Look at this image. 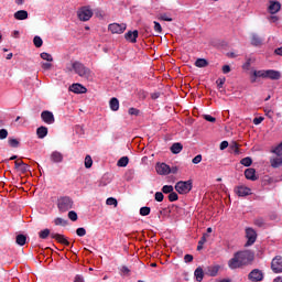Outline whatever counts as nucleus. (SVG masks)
<instances>
[{
  "label": "nucleus",
  "instance_id": "obj_1",
  "mask_svg": "<svg viewBox=\"0 0 282 282\" xmlns=\"http://www.w3.org/2000/svg\"><path fill=\"white\" fill-rule=\"evenodd\" d=\"M254 261V252L250 250H243L236 252L231 259L228 261L229 270H239L250 265Z\"/></svg>",
  "mask_w": 282,
  "mask_h": 282
},
{
  "label": "nucleus",
  "instance_id": "obj_2",
  "mask_svg": "<svg viewBox=\"0 0 282 282\" xmlns=\"http://www.w3.org/2000/svg\"><path fill=\"white\" fill-rule=\"evenodd\" d=\"M250 83H261L263 78H269L270 80H279L281 78V73L279 72H253L249 75Z\"/></svg>",
  "mask_w": 282,
  "mask_h": 282
},
{
  "label": "nucleus",
  "instance_id": "obj_3",
  "mask_svg": "<svg viewBox=\"0 0 282 282\" xmlns=\"http://www.w3.org/2000/svg\"><path fill=\"white\" fill-rule=\"evenodd\" d=\"M175 191L180 193V195H186L193 191V182L192 181H181L175 185Z\"/></svg>",
  "mask_w": 282,
  "mask_h": 282
},
{
  "label": "nucleus",
  "instance_id": "obj_4",
  "mask_svg": "<svg viewBox=\"0 0 282 282\" xmlns=\"http://www.w3.org/2000/svg\"><path fill=\"white\" fill-rule=\"evenodd\" d=\"M72 198L65 196L58 199V209L62 210V213H66V210H70L73 206Z\"/></svg>",
  "mask_w": 282,
  "mask_h": 282
},
{
  "label": "nucleus",
  "instance_id": "obj_5",
  "mask_svg": "<svg viewBox=\"0 0 282 282\" xmlns=\"http://www.w3.org/2000/svg\"><path fill=\"white\" fill-rule=\"evenodd\" d=\"M246 239H247V242H246V248L250 247V246H253V243L257 241V231L252 228H247L246 229Z\"/></svg>",
  "mask_w": 282,
  "mask_h": 282
},
{
  "label": "nucleus",
  "instance_id": "obj_6",
  "mask_svg": "<svg viewBox=\"0 0 282 282\" xmlns=\"http://www.w3.org/2000/svg\"><path fill=\"white\" fill-rule=\"evenodd\" d=\"M271 270L274 272V274H281L282 272V257L276 256L271 261Z\"/></svg>",
  "mask_w": 282,
  "mask_h": 282
},
{
  "label": "nucleus",
  "instance_id": "obj_7",
  "mask_svg": "<svg viewBox=\"0 0 282 282\" xmlns=\"http://www.w3.org/2000/svg\"><path fill=\"white\" fill-rule=\"evenodd\" d=\"M77 17L79 21H89V19L94 17V11H91V9L84 7L77 12Z\"/></svg>",
  "mask_w": 282,
  "mask_h": 282
},
{
  "label": "nucleus",
  "instance_id": "obj_8",
  "mask_svg": "<svg viewBox=\"0 0 282 282\" xmlns=\"http://www.w3.org/2000/svg\"><path fill=\"white\" fill-rule=\"evenodd\" d=\"M234 191L238 197H248V195H252V189L245 185H238Z\"/></svg>",
  "mask_w": 282,
  "mask_h": 282
},
{
  "label": "nucleus",
  "instance_id": "obj_9",
  "mask_svg": "<svg viewBox=\"0 0 282 282\" xmlns=\"http://www.w3.org/2000/svg\"><path fill=\"white\" fill-rule=\"evenodd\" d=\"M108 30L112 34H122L124 32V30H127V24L112 23V24H109Z\"/></svg>",
  "mask_w": 282,
  "mask_h": 282
},
{
  "label": "nucleus",
  "instance_id": "obj_10",
  "mask_svg": "<svg viewBox=\"0 0 282 282\" xmlns=\"http://www.w3.org/2000/svg\"><path fill=\"white\" fill-rule=\"evenodd\" d=\"M155 171L158 175H169L171 173V166L166 163H158L155 165Z\"/></svg>",
  "mask_w": 282,
  "mask_h": 282
},
{
  "label": "nucleus",
  "instance_id": "obj_11",
  "mask_svg": "<svg viewBox=\"0 0 282 282\" xmlns=\"http://www.w3.org/2000/svg\"><path fill=\"white\" fill-rule=\"evenodd\" d=\"M41 118L45 124H54L55 119H54V113L50 110H44L41 113Z\"/></svg>",
  "mask_w": 282,
  "mask_h": 282
},
{
  "label": "nucleus",
  "instance_id": "obj_12",
  "mask_svg": "<svg viewBox=\"0 0 282 282\" xmlns=\"http://www.w3.org/2000/svg\"><path fill=\"white\" fill-rule=\"evenodd\" d=\"M248 278H249V281H252V282L263 281V272H261V270L259 269H254L249 273Z\"/></svg>",
  "mask_w": 282,
  "mask_h": 282
},
{
  "label": "nucleus",
  "instance_id": "obj_13",
  "mask_svg": "<svg viewBox=\"0 0 282 282\" xmlns=\"http://www.w3.org/2000/svg\"><path fill=\"white\" fill-rule=\"evenodd\" d=\"M270 164L272 169H281L282 166V155L276 154L270 158Z\"/></svg>",
  "mask_w": 282,
  "mask_h": 282
},
{
  "label": "nucleus",
  "instance_id": "obj_14",
  "mask_svg": "<svg viewBox=\"0 0 282 282\" xmlns=\"http://www.w3.org/2000/svg\"><path fill=\"white\" fill-rule=\"evenodd\" d=\"M69 91H73V94H87V88L80 84H73L69 87Z\"/></svg>",
  "mask_w": 282,
  "mask_h": 282
},
{
  "label": "nucleus",
  "instance_id": "obj_15",
  "mask_svg": "<svg viewBox=\"0 0 282 282\" xmlns=\"http://www.w3.org/2000/svg\"><path fill=\"white\" fill-rule=\"evenodd\" d=\"M52 239H55L58 243L63 246H69L67 238L61 234H51Z\"/></svg>",
  "mask_w": 282,
  "mask_h": 282
},
{
  "label": "nucleus",
  "instance_id": "obj_16",
  "mask_svg": "<svg viewBox=\"0 0 282 282\" xmlns=\"http://www.w3.org/2000/svg\"><path fill=\"white\" fill-rule=\"evenodd\" d=\"M126 41H129L130 43H137L138 42V30L135 31H129L124 34Z\"/></svg>",
  "mask_w": 282,
  "mask_h": 282
},
{
  "label": "nucleus",
  "instance_id": "obj_17",
  "mask_svg": "<svg viewBox=\"0 0 282 282\" xmlns=\"http://www.w3.org/2000/svg\"><path fill=\"white\" fill-rule=\"evenodd\" d=\"M281 10V2L279 1H270L269 12L270 14H276Z\"/></svg>",
  "mask_w": 282,
  "mask_h": 282
},
{
  "label": "nucleus",
  "instance_id": "obj_18",
  "mask_svg": "<svg viewBox=\"0 0 282 282\" xmlns=\"http://www.w3.org/2000/svg\"><path fill=\"white\" fill-rule=\"evenodd\" d=\"M245 177H247V180H251V182H256L257 180V171L252 167L247 169L245 171Z\"/></svg>",
  "mask_w": 282,
  "mask_h": 282
},
{
  "label": "nucleus",
  "instance_id": "obj_19",
  "mask_svg": "<svg viewBox=\"0 0 282 282\" xmlns=\"http://www.w3.org/2000/svg\"><path fill=\"white\" fill-rule=\"evenodd\" d=\"M251 45H253L254 47L263 45V39H261V36H259L257 33H253L251 35Z\"/></svg>",
  "mask_w": 282,
  "mask_h": 282
},
{
  "label": "nucleus",
  "instance_id": "obj_20",
  "mask_svg": "<svg viewBox=\"0 0 282 282\" xmlns=\"http://www.w3.org/2000/svg\"><path fill=\"white\" fill-rule=\"evenodd\" d=\"M219 270H221V267L219 264L208 267L207 274L209 276H217V274H219Z\"/></svg>",
  "mask_w": 282,
  "mask_h": 282
},
{
  "label": "nucleus",
  "instance_id": "obj_21",
  "mask_svg": "<svg viewBox=\"0 0 282 282\" xmlns=\"http://www.w3.org/2000/svg\"><path fill=\"white\" fill-rule=\"evenodd\" d=\"M109 107L111 111H118V109H120V101L118 100V98L112 97L109 101Z\"/></svg>",
  "mask_w": 282,
  "mask_h": 282
},
{
  "label": "nucleus",
  "instance_id": "obj_22",
  "mask_svg": "<svg viewBox=\"0 0 282 282\" xmlns=\"http://www.w3.org/2000/svg\"><path fill=\"white\" fill-rule=\"evenodd\" d=\"M14 19L17 21H25V19H28V11H25V10L17 11L14 13Z\"/></svg>",
  "mask_w": 282,
  "mask_h": 282
},
{
  "label": "nucleus",
  "instance_id": "obj_23",
  "mask_svg": "<svg viewBox=\"0 0 282 282\" xmlns=\"http://www.w3.org/2000/svg\"><path fill=\"white\" fill-rule=\"evenodd\" d=\"M36 135L40 138V140H43L47 135V127L41 126L36 129Z\"/></svg>",
  "mask_w": 282,
  "mask_h": 282
},
{
  "label": "nucleus",
  "instance_id": "obj_24",
  "mask_svg": "<svg viewBox=\"0 0 282 282\" xmlns=\"http://www.w3.org/2000/svg\"><path fill=\"white\" fill-rule=\"evenodd\" d=\"M194 276L198 282L204 281V269H202V267H198L194 272Z\"/></svg>",
  "mask_w": 282,
  "mask_h": 282
},
{
  "label": "nucleus",
  "instance_id": "obj_25",
  "mask_svg": "<svg viewBox=\"0 0 282 282\" xmlns=\"http://www.w3.org/2000/svg\"><path fill=\"white\" fill-rule=\"evenodd\" d=\"M51 160L52 162H56V163L63 162V154L58 151H55L51 154Z\"/></svg>",
  "mask_w": 282,
  "mask_h": 282
},
{
  "label": "nucleus",
  "instance_id": "obj_26",
  "mask_svg": "<svg viewBox=\"0 0 282 282\" xmlns=\"http://www.w3.org/2000/svg\"><path fill=\"white\" fill-rule=\"evenodd\" d=\"M72 69H74V72H85V65L80 62H73Z\"/></svg>",
  "mask_w": 282,
  "mask_h": 282
},
{
  "label": "nucleus",
  "instance_id": "obj_27",
  "mask_svg": "<svg viewBox=\"0 0 282 282\" xmlns=\"http://www.w3.org/2000/svg\"><path fill=\"white\" fill-rule=\"evenodd\" d=\"M182 149H184V145H182V143H174L171 147V151L172 153H174V155H177V153H182Z\"/></svg>",
  "mask_w": 282,
  "mask_h": 282
},
{
  "label": "nucleus",
  "instance_id": "obj_28",
  "mask_svg": "<svg viewBox=\"0 0 282 282\" xmlns=\"http://www.w3.org/2000/svg\"><path fill=\"white\" fill-rule=\"evenodd\" d=\"M28 241V237H25V235H18L15 238V242L18 243V246H25V242Z\"/></svg>",
  "mask_w": 282,
  "mask_h": 282
},
{
  "label": "nucleus",
  "instance_id": "obj_29",
  "mask_svg": "<svg viewBox=\"0 0 282 282\" xmlns=\"http://www.w3.org/2000/svg\"><path fill=\"white\" fill-rule=\"evenodd\" d=\"M196 67H208V61L206 58H198L195 62Z\"/></svg>",
  "mask_w": 282,
  "mask_h": 282
},
{
  "label": "nucleus",
  "instance_id": "obj_30",
  "mask_svg": "<svg viewBox=\"0 0 282 282\" xmlns=\"http://www.w3.org/2000/svg\"><path fill=\"white\" fill-rule=\"evenodd\" d=\"M208 235L204 234L200 240L198 241L197 250H204V243L207 241Z\"/></svg>",
  "mask_w": 282,
  "mask_h": 282
},
{
  "label": "nucleus",
  "instance_id": "obj_31",
  "mask_svg": "<svg viewBox=\"0 0 282 282\" xmlns=\"http://www.w3.org/2000/svg\"><path fill=\"white\" fill-rule=\"evenodd\" d=\"M129 164V158L128 156H122L121 159H119V161L117 162L118 166H127Z\"/></svg>",
  "mask_w": 282,
  "mask_h": 282
},
{
  "label": "nucleus",
  "instance_id": "obj_32",
  "mask_svg": "<svg viewBox=\"0 0 282 282\" xmlns=\"http://www.w3.org/2000/svg\"><path fill=\"white\" fill-rule=\"evenodd\" d=\"M33 43H34L35 47H43V39H41V36H39V35L34 36Z\"/></svg>",
  "mask_w": 282,
  "mask_h": 282
},
{
  "label": "nucleus",
  "instance_id": "obj_33",
  "mask_svg": "<svg viewBox=\"0 0 282 282\" xmlns=\"http://www.w3.org/2000/svg\"><path fill=\"white\" fill-rule=\"evenodd\" d=\"M240 164L242 166H251L252 165V159L250 156H247L240 161Z\"/></svg>",
  "mask_w": 282,
  "mask_h": 282
},
{
  "label": "nucleus",
  "instance_id": "obj_34",
  "mask_svg": "<svg viewBox=\"0 0 282 282\" xmlns=\"http://www.w3.org/2000/svg\"><path fill=\"white\" fill-rule=\"evenodd\" d=\"M93 164H94V160H91V156L86 155V158H85V167L86 169H91Z\"/></svg>",
  "mask_w": 282,
  "mask_h": 282
},
{
  "label": "nucleus",
  "instance_id": "obj_35",
  "mask_svg": "<svg viewBox=\"0 0 282 282\" xmlns=\"http://www.w3.org/2000/svg\"><path fill=\"white\" fill-rule=\"evenodd\" d=\"M140 215L142 217H147L148 215H151V208L150 207H141Z\"/></svg>",
  "mask_w": 282,
  "mask_h": 282
},
{
  "label": "nucleus",
  "instance_id": "obj_36",
  "mask_svg": "<svg viewBox=\"0 0 282 282\" xmlns=\"http://www.w3.org/2000/svg\"><path fill=\"white\" fill-rule=\"evenodd\" d=\"M41 58H43V61H47L48 63H52V61H54L52 54L50 53H41Z\"/></svg>",
  "mask_w": 282,
  "mask_h": 282
},
{
  "label": "nucleus",
  "instance_id": "obj_37",
  "mask_svg": "<svg viewBox=\"0 0 282 282\" xmlns=\"http://www.w3.org/2000/svg\"><path fill=\"white\" fill-rule=\"evenodd\" d=\"M39 237H40V239H47V237H50V229H44V230L40 231Z\"/></svg>",
  "mask_w": 282,
  "mask_h": 282
},
{
  "label": "nucleus",
  "instance_id": "obj_38",
  "mask_svg": "<svg viewBox=\"0 0 282 282\" xmlns=\"http://www.w3.org/2000/svg\"><path fill=\"white\" fill-rule=\"evenodd\" d=\"M106 204H107V206H115L116 207V206H118V200L113 197H109V198H107Z\"/></svg>",
  "mask_w": 282,
  "mask_h": 282
},
{
  "label": "nucleus",
  "instance_id": "obj_39",
  "mask_svg": "<svg viewBox=\"0 0 282 282\" xmlns=\"http://www.w3.org/2000/svg\"><path fill=\"white\" fill-rule=\"evenodd\" d=\"M54 224L55 226H67V220L63 218H55Z\"/></svg>",
  "mask_w": 282,
  "mask_h": 282
},
{
  "label": "nucleus",
  "instance_id": "obj_40",
  "mask_svg": "<svg viewBox=\"0 0 282 282\" xmlns=\"http://www.w3.org/2000/svg\"><path fill=\"white\" fill-rule=\"evenodd\" d=\"M68 218L70 219V221H78V214H76V212L72 210L68 213Z\"/></svg>",
  "mask_w": 282,
  "mask_h": 282
},
{
  "label": "nucleus",
  "instance_id": "obj_41",
  "mask_svg": "<svg viewBox=\"0 0 282 282\" xmlns=\"http://www.w3.org/2000/svg\"><path fill=\"white\" fill-rule=\"evenodd\" d=\"M162 193H165V194L173 193V185H164L162 187Z\"/></svg>",
  "mask_w": 282,
  "mask_h": 282
},
{
  "label": "nucleus",
  "instance_id": "obj_42",
  "mask_svg": "<svg viewBox=\"0 0 282 282\" xmlns=\"http://www.w3.org/2000/svg\"><path fill=\"white\" fill-rule=\"evenodd\" d=\"M76 235H77L78 237H85V236L87 235V230H85V228H83V227H79V228H77V230H76Z\"/></svg>",
  "mask_w": 282,
  "mask_h": 282
},
{
  "label": "nucleus",
  "instance_id": "obj_43",
  "mask_svg": "<svg viewBox=\"0 0 282 282\" xmlns=\"http://www.w3.org/2000/svg\"><path fill=\"white\" fill-rule=\"evenodd\" d=\"M129 116H140V110L137 108H129L128 110Z\"/></svg>",
  "mask_w": 282,
  "mask_h": 282
},
{
  "label": "nucleus",
  "instance_id": "obj_44",
  "mask_svg": "<svg viewBox=\"0 0 282 282\" xmlns=\"http://www.w3.org/2000/svg\"><path fill=\"white\" fill-rule=\"evenodd\" d=\"M159 20H160V21H167V22H171V21H173V18L169 17V14H166V13H163V14H161V15L159 17Z\"/></svg>",
  "mask_w": 282,
  "mask_h": 282
},
{
  "label": "nucleus",
  "instance_id": "obj_45",
  "mask_svg": "<svg viewBox=\"0 0 282 282\" xmlns=\"http://www.w3.org/2000/svg\"><path fill=\"white\" fill-rule=\"evenodd\" d=\"M78 74L82 78H86L87 80H91V78H90L91 73L90 72H79Z\"/></svg>",
  "mask_w": 282,
  "mask_h": 282
},
{
  "label": "nucleus",
  "instance_id": "obj_46",
  "mask_svg": "<svg viewBox=\"0 0 282 282\" xmlns=\"http://www.w3.org/2000/svg\"><path fill=\"white\" fill-rule=\"evenodd\" d=\"M180 197L177 196V193L175 192H171L170 195H169V200L170 202H177Z\"/></svg>",
  "mask_w": 282,
  "mask_h": 282
},
{
  "label": "nucleus",
  "instance_id": "obj_47",
  "mask_svg": "<svg viewBox=\"0 0 282 282\" xmlns=\"http://www.w3.org/2000/svg\"><path fill=\"white\" fill-rule=\"evenodd\" d=\"M154 197L156 202H164V194L162 192H156Z\"/></svg>",
  "mask_w": 282,
  "mask_h": 282
},
{
  "label": "nucleus",
  "instance_id": "obj_48",
  "mask_svg": "<svg viewBox=\"0 0 282 282\" xmlns=\"http://www.w3.org/2000/svg\"><path fill=\"white\" fill-rule=\"evenodd\" d=\"M203 118L207 122H217V119L215 117L210 116V115H204Z\"/></svg>",
  "mask_w": 282,
  "mask_h": 282
},
{
  "label": "nucleus",
  "instance_id": "obj_49",
  "mask_svg": "<svg viewBox=\"0 0 282 282\" xmlns=\"http://www.w3.org/2000/svg\"><path fill=\"white\" fill-rule=\"evenodd\" d=\"M9 144L13 149H17V147H19V140H17V139H9Z\"/></svg>",
  "mask_w": 282,
  "mask_h": 282
},
{
  "label": "nucleus",
  "instance_id": "obj_50",
  "mask_svg": "<svg viewBox=\"0 0 282 282\" xmlns=\"http://www.w3.org/2000/svg\"><path fill=\"white\" fill-rule=\"evenodd\" d=\"M154 30L158 34H162V25L156 21H154Z\"/></svg>",
  "mask_w": 282,
  "mask_h": 282
},
{
  "label": "nucleus",
  "instance_id": "obj_51",
  "mask_svg": "<svg viewBox=\"0 0 282 282\" xmlns=\"http://www.w3.org/2000/svg\"><path fill=\"white\" fill-rule=\"evenodd\" d=\"M8 138V130L1 129L0 130V140H6Z\"/></svg>",
  "mask_w": 282,
  "mask_h": 282
},
{
  "label": "nucleus",
  "instance_id": "obj_52",
  "mask_svg": "<svg viewBox=\"0 0 282 282\" xmlns=\"http://www.w3.org/2000/svg\"><path fill=\"white\" fill-rule=\"evenodd\" d=\"M193 164H199V162H202V154L196 155L193 160H192Z\"/></svg>",
  "mask_w": 282,
  "mask_h": 282
},
{
  "label": "nucleus",
  "instance_id": "obj_53",
  "mask_svg": "<svg viewBox=\"0 0 282 282\" xmlns=\"http://www.w3.org/2000/svg\"><path fill=\"white\" fill-rule=\"evenodd\" d=\"M185 263H192L193 261V254H185L184 256Z\"/></svg>",
  "mask_w": 282,
  "mask_h": 282
},
{
  "label": "nucleus",
  "instance_id": "obj_54",
  "mask_svg": "<svg viewBox=\"0 0 282 282\" xmlns=\"http://www.w3.org/2000/svg\"><path fill=\"white\" fill-rule=\"evenodd\" d=\"M218 88L221 89L224 87V83H226V78H219L217 79Z\"/></svg>",
  "mask_w": 282,
  "mask_h": 282
},
{
  "label": "nucleus",
  "instance_id": "obj_55",
  "mask_svg": "<svg viewBox=\"0 0 282 282\" xmlns=\"http://www.w3.org/2000/svg\"><path fill=\"white\" fill-rule=\"evenodd\" d=\"M42 69H45V70L52 69V64L51 63H43L42 64Z\"/></svg>",
  "mask_w": 282,
  "mask_h": 282
},
{
  "label": "nucleus",
  "instance_id": "obj_56",
  "mask_svg": "<svg viewBox=\"0 0 282 282\" xmlns=\"http://www.w3.org/2000/svg\"><path fill=\"white\" fill-rule=\"evenodd\" d=\"M263 122V117L254 118L253 124H261Z\"/></svg>",
  "mask_w": 282,
  "mask_h": 282
},
{
  "label": "nucleus",
  "instance_id": "obj_57",
  "mask_svg": "<svg viewBox=\"0 0 282 282\" xmlns=\"http://www.w3.org/2000/svg\"><path fill=\"white\" fill-rule=\"evenodd\" d=\"M225 149H228V141H223L220 143V151H224Z\"/></svg>",
  "mask_w": 282,
  "mask_h": 282
},
{
  "label": "nucleus",
  "instance_id": "obj_58",
  "mask_svg": "<svg viewBox=\"0 0 282 282\" xmlns=\"http://www.w3.org/2000/svg\"><path fill=\"white\" fill-rule=\"evenodd\" d=\"M28 169H29V165L25 164V163H23V165L19 167V170H20L22 173H26Z\"/></svg>",
  "mask_w": 282,
  "mask_h": 282
},
{
  "label": "nucleus",
  "instance_id": "obj_59",
  "mask_svg": "<svg viewBox=\"0 0 282 282\" xmlns=\"http://www.w3.org/2000/svg\"><path fill=\"white\" fill-rule=\"evenodd\" d=\"M268 19H269V21H270L271 23H276V21H279V17H276V15H271V17H269Z\"/></svg>",
  "mask_w": 282,
  "mask_h": 282
},
{
  "label": "nucleus",
  "instance_id": "obj_60",
  "mask_svg": "<svg viewBox=\"0 0 282 282\" xmlns=\"http://www.w3.org/2000/svg\"><path fill=\"white\" fill-rule=\"evenodd\" d=\"M14 164H15V169H19L20 166H23V164L25 163L22 160H17Z\"/></svg>",
  "mask_w": 282,
  "mask_h": 282
},
{
  "label": "nucleus",
  "instance_id": "obj_61",
  "mask_svg": "<svg viewBox=\"0 0 282 282\" xmlns=\"http://www.w3.org/2000/svg\"><path fill=\"white\" fill-rule=\"evenodd\" d=\"M254 224H256V226L261 227V226H263V219H256Z\"/></svg>",
  "mask_w": 282,
  "mask_h": 282
},
{
  "label": "nucleus",
  "instance_id": "obj_62",
  "mask_svg": "<svg viewBox=\"0 0 282 282\" xmlns=\"http://www.w3.org/2000/svg\"><path fill=\"white\" fill-rule=\"evenodd\" d=\"M274 54H276L278 56H282V46L279 48H275Z\"/></svg>",
  "mask_w": 282,
  "mask_h": 282
},
{
  "label": "nucleus",
  "instance_id": "obj_63",
  "mask_svg": "<svg viewBox=\"0 0 282 282\" xmlns=\"http://www.w3.org/2000/svg\"><path fill=\"white\" fill-rule=\"evenodd\" d=\"M121 272H122L123 274H129V272H131V270H129L127 267H122V268H121Z\"/></svg>",
  "mask_w": 282,
  "mask_h": 282
},
{
  "label": "nucleus",
  "instance_id": "obj_64",
  "mask_svg": "<svg viewBox=\"0 0 282 282\" xmlns=\"http://www.w3.org/2000/svg\"><path fill=\"white\" fill-rule=\"evenodd\" d=\"M216 282H232V280L230 278H225V279L217 280Z\"/></svg>",
  "mask_w": 282,
  "mask_h": 282
}]
</instances>
